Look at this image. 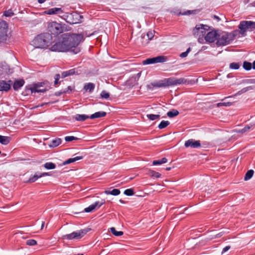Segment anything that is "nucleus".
I'll use <instances>...</instances> for the list:
<instances>
[{"label":"nucleus","mask_w":255,"mask_h":255,"mask_svg":"<svg viewBox=\"0 0 255 255\" xmlns=\"http://www.w3.org/2000/svg\"><path fill=\"white\" fill-rule=\"evenodd\" d=\"M170 124L169 122L167 121H162L161 122V123L159 124V125L158 126V128L159 129H163L164 128H165L166 127H167Z\"/></svg>","instance_id":"473e14b6"},{"label":"nucleus","mask_w":255,"mask_h":255,"mask_svg":"<svg viewBox=\"0 0 255 255\" xmlns=\"http://www.w3.org/2000/svg\"><path fill=\"white\" fill-rule=\"evenodd\" d=\"M146 36L148 38V40L149 41L153 38L154 34L152 31H148L146 34Z\"/></svg>","instance_id":"8fccbe9b"},{"label":"nucleus","mask_w":255,"mask_h":255,"mask_svg":"<svg viewBox=\"0 0 255 255\" xmlns=\"http://www.w3.org/2000/svg\"><path fill=\"white\" fill-rule=\"evenodd\" d=\"M147 117L150 120L153 121V120L159 119L160 115H154V114H148L147 115Z\"/></svg>","instance_id":"c9c22d12"},{"label":"nucleus","mask_w":255,"mask_h":255,"mask_svg":"<svg viewBox=\"0 0 255 255\" xmlns=\"http://www.w3.org/2000/svg\"><path fill=\"white\" fill-rule=\"evenodd\" d=\"M124 194L127 196H131L134 194V191L132 189H128L125 190Z\"/></svg>","instance_id":"37998d69"},{"label":"nucleus","mask_w":255,"mask_h":255,"mask_svg":"<svg viewBox=\"0 0 255 255\" xmlns=\"http://www.w3.org/2000/svg\"><path fill=\"white\" fill-rule=\"evenodd\" d=\"M32 44L36 48H46L51 45L55 40L49 32H45L38 35L33 40Z\"/></svg>","instance_id":"7ed1b4c3"},{"label":"nucleus","mask_w":255,"mask_h":255,"mask_svg":"<svg viewBox=\"0 0 255 255\" xmlns=\"http://www.w3.org/2000/svg\"><path fill=\"white\" fill-rule=\"evenodd\" d=\"M185 146L187 147L198 148L201 146V144L199 140L190 139L185 142Z\"/></svg>","instance_id":"4468645a"},{"label":"nucleus","mask_w":255,"mask_h":255,"mask_svg":"<svg viewBox=\"0 0 255 255\" xmlns=\"http://www.w3.org/2000/svg\"><path fill=\"white\" fill-rule=\"evenodd\" d=\"M25 81L23 79L16 80L13 84V88L15 91L18 90L21 87L23 86Z\"/></svg>","instance_id":"a211bd4d"},{"label":"nucleus","mask_w":255,"mask_h":255,"mask_svg":"<svg viewBox=\"0 0 255 255\" xmlns=\"http://www.w3.org/2000/svg\"><path fill=\"white\" fill-rule=\"evenodd\" d=\"M10 140V137L0 135V143L1 144L6 145L9 143Z\"/></svg>","instance_id":"5701e85b"},{"label":"nucleus","mask_w":255,"mask_h":255,"mask_svg":"<svg viewBox=\"0 0 255 255\" xmlns=\"http://www.w3.org/2000/svg\"><path fill=\"white\" fill-rule=\"evenodd\" d=\"M240 65L239 63H231L230 64V68L233 69H238L240 68Z\"/></svg>","instance_id":"ea45409f"},{"label":"nucleus","mask_w":255,"mask_h":255,"mask_svg":"<svg viewBox=\"0 0 255 255\" xmlns=\"http://www.w3.org/2000/svg\"><path fill=\"white\" fill-rule=\"evenodd\" d=\"M240 29L239 33L244 35L247 31H252L255 29V22L244 20L240 22L238 26Z\"/></svg>","instance_id":"0eeeda50"},{"label":"nucleus","mask_w":255,"mask_h":255,"mask_svg":"<svg viewBox=\"0 0 255 255\" xmlns=\"http://www.w3.org/2000/svg\"><path fill=\"white\" fill-rule=\"evenodd\" d=\"M167 57L165 56H158L157 57L147 58L142 61L143 65L151 64L157 63H163L166 61Z\"/></svg>","instance_id":"9d476101"},{"label":"nucleus","mask_w":255,"mask_h":255,"mask_svg":"<svg viewBox=\"0 0 255 255\" xmlns=\"http://www.w3.org/2000/svg\"><path fill=\"white\" fill-rule=\"evenodd\" d=\"M45 1H46V0H38V2L39 3H42L44 2Z\"/></svg>","instance_id":"4d7b16f0"},{"label":"nucleus","mask_w":255,"mask_h":255,"mask_svg":"<svg viewBox=\"0 0 255 255\" xmlns=\"http://www.w3.org/2000/svg\"><path fill=\"white\" fill-rule=\"evenodd\" d=\"M194 83V80H187L184 78H180L179 79L175 77H170L168 78H165L163 80L153 82L148 85V88L150 89V86H152L153 87L162 88L169 86H173L181 84H193Z\"/></svg>","instance_id":"f03ea898"},{"label":"nucleus","mask_w":255,"mask_h":255,"mask_svg":"<svg viewBox=\"0 0 255 255\" xmlns=\"http://www.w3.org/2000/svg\"><path fill=\"white\" fill-rule=\"evenodd\" d=\"M42 86V83L35 84L33 87L29 88L32 93H44L46 91V89H40V87Z\"/></svg>","instance_id":"dca6fc26"},{"label":"nucleus","mask_w":255,"mask_h":255,"mask_svg":"<svg viewBox=\"0 0 255 255\" xmlns=\"http://www.w3.org/2000/svg\"><path fill=\"white\" fill-rule=\"evenodd\" d=\"M238 33V30H234L232 32L222 31L218 33L216 42L217 45L221 46L230 44L236 38Z\"/></svg>","instance_id":"20e7f679"},{"label":"nucleus","mask_w":255,"mask_h":255,"mask_svg":"<svg viewBox=\"0 0 255 255\" xmlns=\"http://www.w3.org/2000/svg\"><path fill=\"white\" fill-rule=\"evenodd\" d=\"M119 201L121 203H125V202L124 201H123V200L122 199H120L119 200Z\"/></svg>","instance_id":"e2e57ef3"},{"label":"nucleus","mask_w":255,"mask_h":255,"mask_svg":"<svg viewBox=\"0 0 255 255\" xmlns=\"http://www.w3.org/2000/svg\"><path fill=\"white\" fill-rule=\"evenodd\" d=\"M83 72L81 67H77L71 69L68 71H64L61 74L62 78H65L67 76H72L74 75H78L81 74Z\"/></svg>","instance_id":"9b49d317"},{"label":"nucleus","mask_w":255,"mask_h":255,"mask_svg":"<svg viewBox=\"0 0 255 255\" xmlns=\"http://www.w3.org/2000/svg\"><path fill=\"white\" fill-rule=\"evenodd\" d=\"M254 125H247L243 128L239 130V132L244 133L249 131Z\"/></svg>","instance_id":"f704fd0d"},{"label":"nucleus","mask_w":255,"mask_h":255,"mask_svg":"<svg viewBox=\"0 0 255 255\" xmlns=\"http://www.w3.org/2000/svg\"><path fill=\"white\" fill-rule=\"evenodd\" d=\"M60 78V75L59 74H57L55 75L54 76V79H55V81H54V85L55 86H56L58 84H59V80Z\"/></svg>","instance_id":"09e8293b"},{"label":"nucleus","mask_w":255,"mask_h":255,"mask_svg":"<svg viewBox=\"0 0 255 255\" xmlns=\"http://www.w3.org/2000/svg\"><path fill=\"white\" fill-rule=\"evenodd\" d=\"M254 88H255V87L254 86H249V87L244 88L241 90L238 91L236 95H240L244 93H246V92H247L248 91L253 90L254 89Z\"/></svg>","instance_id":"393cba45"},{"label":"nucleus","mask_w":255,"mask_h":255,"mask_svg":"<svg viewBox=\"0 0 255 255\" xmlns=\"http://www.w3.org/2000/svg\"><path fill=\"white\" fill-rule=\"evenodd\" d=\"M67 90H68H68H70V91H72L71 87L70 86L68 87V88H67Z\"/></svg>","instance_id":"680f3d73"},{"label":"nucleus","mask_w":255,"mask_h":255,"mask_svg":"<svg viewBox=\"0 0 255 255\" xmlns=\"http://www.w3.org/2000/svg\"><path fill=\"white\" fill-rule=\"evenodd\" d=\"M7 27V24L5 21H0V43L6 41L8 38Z\"/></svg>","instance_id":"1a4fd4ad"},{"label":"nucleus","mask_w":255,"mask_h":255,"mask_svg":"<svg viewBox=\"0 0 255 255\" xmlns=\"http://www.w3.org/2000/svg\"><path fill=\"white\" fill-rule=\"evenodd\" d=\"M147 175L150 176L151 177L159 178L161 176V174L153 170H149L146 173Z\"/></svg>","instance_id":"bb28decb"},{"label":"nucleus","mask_w":255,"mask_h":255,"mask_svg":"<svg viewBox=\"0 0 255 255\" xmlns=\"http://www.w3.org/2000/svg\"><path fill=\"white\" fill-rule=\"evenodd\" d=\"M246 82L250 84H255V79H247Z\"/></svg>","instance_id":"603ef678"},{"label":"nucleus","mask_w":255,"mask_h":255,"mask_svg":"<svg viewBox=\"0 0 255 255\" xmlns=\"http://www.w3.org/2000/svg\"><path fill=\"white\" fill-rule=\"evenodd\" d=\"M50 174L48 172H43L42 173H41L39 175V177H41L49 175Z\"/></svg>","instance_id":"5fc2aeb1"},{"label":"nucleus","mask_w":255,"mask_h":255,"mask_svg":"<svg viewBox=\"0 0 255 255\" xmlns=\"http://www.w3.org/2000/svg\"><path fill=\"white\" fill-rule=\"evenodd\" d=\"M199 11V9H195V10H187L186 11L184 12H180L178 15H190V14H196L197 12H198Z\"/></svg>","instance_id":"7c9ffc66"},{"label":"nucleus","mask_w":255,"mask_h":255,"mask_svg":"<svg viewBox=\"0 0 255 255\" xmlns=\"http://www.w3.org/2000/svg\"><path fill=\"white\" fill-rule=\"evenodd\" d=\"M252 67V64L250 62L245 61L243 63V68L246 70H250Z\"/></svg>","instance_id":"e433bc0d"},{"label":"nucleus","mask_w":255,"mask_h":255,"mask_svg":"<svg viewBox=\"0 0 255 255\" xmlns=\"http://www.w3.org/2000/svg\"><path fill=\"white\" fill-rule=\"evenodd\" d=\"M230 248H231V247L229 246H226V247H225L222 250V254H223L224 253L228 251Z\"/></svg>","instance_id":"864d4df0"},{"label":"nucleus","mask_w":255,"mask_h":255,"mask_svg":"<svg viewBox=\"0 0 255 255\" xmlns=\"http://www.w3.org/2000/svg\"><path fill=\"white\" fill-rule=\"evenodd\" d=\"M218 30H213L208 32L206 35L205 36V39L206 41L209 43H213L216 40H217L218 35Z\"/></svg>","instance_id":"f8f14e48"},{"label":"nucleus","mask_w":255,"mask_h":255,"mask_svg":"<svg viewBox=\"0 0 255 255\" xmlns=\"http://www.w3.org/2000/svg\"><path fill=\"white\" fill-rule=\"evenodd\" d=\"M209 26L207 25H204L203 24L197 25L193 29V34L194 36H199L198 41V42L202 43L201 40L203 39L200 37V36H203L206 34V30H208Z\"/></svg>","instance_id":"6e6552de"},{"label":"nucleus","mask_w":255,"mask_h":255,"mask_svg":"<svg viewBox=\"0 0 255 255\" xmlns=\"http://www.w3.org/2000/svg\"><path fill=\"white\" fill-rule=\"evenodd\" d=\"M190 51L191 48L189 47L185 52H182L180 54V57L181 58L186 57Z\"/></svg>","instance_id":"a18cd8bd"},{"label":"nucleus","mask_w":255,"mask_h":255,"mask_svg":"<svg viewBox=\"0 0 255 255\" xmlns=\"http://www.w3.org/2000/svg\"><path fill=\"white\" fill-rule=\"evenodd\" d=\"M107 115V113L105 112L100 111L96 112L94 114H92L90 116V119H94L96 118H99L101 117H104Z\"/></svg>","instance_id":"6ab92c4d"},{"label":"nucleus","mask_w":255,"mask_h":255,"mask_svg":"<svg viewBox=\"0 0 255 255\" xmlns=\"http://www.w3.org/2000/svg\"><path fill=\"white\" fill-rule=\"evenodd\" d=\"M253 68L254 69H255V60L253 62Z\"/></svg>","instance_id":"13d9d810"},{"label":"nucleus","mask_w":255,"mask_h":255,"mask_svg":"<svg viewBox=\"0 0 255 255\" xmlns=\"http://www.w3.org/2000/svg\"><path fill=\"white\" fill-rule=\"evenodd\" d=\"M83 38L81 34L64 33L57 37V41L50 49L52 51H71L77 54L80 51V48L78 46Z\"/></svg>","instance_id":"f257e3e1"},{"label":"nucleus","mask_w":255,"mask_h":255,"mask_svg":"<svg viewBox=\"0 0 255 255\" xmlns=\"http://www.w3.org/2000/svg\"><path fill=\"white\" fill-rule=\"evenodd\" d=\"M67 92H68V90H64V91H61V92H59L58 94H56V95L60 96V95H61L62 94L66 93H67Z\"/></svg>","instance_id":"6e6d98bb"},{"label":"nucleus","mask_w":255,"mask_h":255,"mask_svg":"<svg viewBox=\"0 0 255 255\" xmlns=\"http://www.w3.org/2000/svg\"><path fill=\"white\" fill-rule=\"evenodd\" d=\"M105 194L107 195H112L114 196L118 195L120 194L121 192L120 190L118 189H114L112 190H106L105 191Z\"/></svg>","instance_id":"b1692460"},{"label":"nucleus","mask_w":255,"mask_h":255,"mask_svg":"<svg viewBox=\"0 0 255 255\" xmlns=\"http://www.w3.org/2000/svg\"><path fill=\"white\" fill-rule=\"evenodd\" d=\"M179 114V113L177 110L173 109L171 111L168 112L167 113V115L169 118H173L174 117L178 116Z\"/></svg>","instance_id":"c85d7f7f"},{"label":"nucleus","mask_w":255,"mask_h":255,"mask_svg":"<svg viewBox=\"0 0 255 255\" xmlns=\"http://www.w3.org/2000/svg\"><path fill=\"white\" fill-rule=\"evenodd\" d=\"M10 82L11 80H9L8 82L4 80H0V91H8L11 87Z\"/></svg>","instance_id":"2eb2a0df"},{"label":"nucleus","mask_w":255,"mask_h":255,"mask_svg":"<svg viewBox=\"0 0 255 255\" xmlns=\"http://www.w3.org/2000/svg\"><path fill=\"white\" fill-rule=\"evenodd\" d=\"M254 173V171L252 169L248 170L245 174V176L244 177V180L245 181H247L253 177Z\"/></svg>","instance_id":"c756f323"},{"label":"nucleus","mask_w":255,"mask_h":255,"mask_svg":"<svg viewBox=\"0 0 255 255\" xmlns=\"http://www.w3.org/2000/svg\"><path fill=\"white\" fill-rule=\"evenodd\" d=\"M100 95L102 98L105 99H107L110 97L109 93L107 92L106 91H102Z\"/></svg>","instance_id":"79ce46f5"},{"label":"nucleus","mask_w":255,"mask_h":255,"mask_svg":"<svg viewBox=\"0 0 255 255\" xmlns=\"http://www.w3.org/2000/svg\"><path fill=\"white\" fill-rule=\"evenodd\" d=\"M83 158V156H76V157H73V158H69L68 159H67V160H66L65 161H64L63 163V165L69 164H70V163H73L74 162H75V161H76L77 160L82 159Z\"/></svg>","instance_id":"aec40b11"},{"label":"nucleus","mask_w":255,"mask_h":255,"mask_svg":"<svg viewBox=\"0 0 255 255\" xmlns=\"http://www.w3.org/2000/svg\"><path fill=\"white\" fill-rule=\"evenodd\" d=\"M61 8L53 7L49 8L45 11V13L49 15L58 14L63 13Z\"/></svg>","instance_id":"f3484780"},{"label":"nucleus","mask_w":255,"mask_h":255,"mask_svg":"<svg viewBox=\"0 0 255 255\" xmlns=\"http://www.w3.org/2000/svg\"><path fill=\"white\" fill-rule=\"evenodd\" d=\"M145 37V35H144L143 36H142V38H144Z\"/></svg>","instance_id":"338daca9"},{"label":"nucleus","mask_w":255,"mask_h":255,"mask_svg":"<svg viewBox=\"0 0 255 255\" xmlns=\"http://www.w3.org/2000/svg\"><path fill=\"white\" fill-rule=\"evenodd\" d=\"M231 103H230V102H228V103H218L217 104V106L218 107H220V106H231Z\"/></svg>","instance_id":"3c124183"},{"label":"nucleus","mask_w":255,"mask_h":255,"mask_svg":"<svg viewBox=\"0 0 255 255\" xmlns=\"http://www.w3.org/2000/svg\"><path fill=\"white\" fill-rule=\"evenodd\" d=\"M222 236L221 233H220V234H218V235H217V237H220V236Z\"/></svg>","instance_id":"69168bd1"},{"label":"nucleus","mask_w":255,"mask_h":255,"mask_svg":"<svg viewBox=\"0 0 255 255\" xmlns=\"http://www.w3.org/2000/svg\"><path fill=\"white\" fill-rule=\"evenodd\" d=\"M91 230V228H87L76 232H73L71 234L63 235L62 239L69 240H79L84 237Z\"/></svg>","instance_id":"423d86ee"},{"label":"nucleus","mask_w":255,"mask_h":255,"mask_svg":"<svg viewBox=\"0 0 255 255\" xmlns=\"http://www.w3.org/2000/svg\"><path fill=\"white\" fill-rule=\"evenodd\" d=\"M89 118L90 117L87 115L80 114H77L74 117V119L77 121H85Z\"/></svg>","instance_id":"412c9836"},{"label":"nucleus","mask_w":255,"mask_h":255,"mask_svg":"<svg viewBox=\"0 0 255 255\" xmlns=\"http://www.w3.org/2000/svg\"><path fill=\"white\" fill-rule=\"evenodd\" d=\"M43 166L47 169H53L56 167V165L52 162H46L43 165Z\"/></svg>","instance_id":"72a5a7b5"},{"label":"nucleus","mask_w":255,"mask_h":255,"mask_svg":"<svg viewBox=\"0 0 255 255\" xmlns=\"http://www.w3.org/2000/svg\"><path fill=\"white\" fill-rule=\"evenodd\" d=\"M214 18H215V19H218V20H220V18L219 17V16H217V15H214Z\"/></svg>","instance_id":"052dcab7"},{"label":"nucleus","mask_w":255,"mask_h":255,"mask_svg":"<svg viewBox=\"0 0 255 255\" xmlns=\"http://www.w3.org/2000/svg\"><path fill=\"white\" fill-rule=\"evenodd\" d=\"M14 13L12 12L11 9H8L7 10H6L4 12V15L5 16H11L13 15Z\"/></svg>","instance_id":"de8ad7c7"},{"label":"nucleus","mask_w":255,"mask_h":255,"mask_svg":"<svg viewBox=\"0 0 255 255\" xmlns=\"http://www.w3.org/2000/svg\"><path fill=\"white\" fill-rule=\"evenodd\" d=\"M95 209H96L95 206H94V204H92L90 205L88 207L85 208L84 211L85 212H91L93 211Z\"/></svg>","instance_id":"c03bdc74"},{"label":"nucleus","mask_w":255,"mask_h":255,"mask_svg":"<svg viewBox=\"0 0 255 255\" xmlns=\"http://www.w3.org/2000/svg\"><path fill=\"white\" fill-rule=\"evenodd\" d=\"M111 233L116 236L119 237L123 235L124 233L122 231H117L114 227L110 228Z\"/></svg>","instance_id":"2f4dec72"},{"label":"nucleus","mask_w":255,"mask_h":255,"mask_svg":"<svg viewBox=\"0 0 255 255\" xmlns=\"http://www.w3.org/2000/svg\"><path fill=\"white\" fill-rule=\"evenodd\" d=\"M39 178H40L39 177V175L35 174L34 176L32 177H31L28 182L29 183H33L35 181H36Z\"/></svg>","instance_id":"58836bf2"},{"label":"nucleus","mask_w":255,"mask_h":255,"mask_svg":"<svg viewBox=\"0 0 255 255\" xmlns=\"http://www.w3.org/2000/svg\"><path fill=\"white\" fill-rule=\"evenodd\" d=\"M71 17H73V19L71 21L70 20H67V22L70 23L74 24L79 23L80 19L83 18V16L77 12H73L70 13L69 15L67 16V18H70Z\"/></svg>","instance_id":"ddd939ff"},{"label":"nucleus","mask_w":255,"mask_h":255,"mask_svg":"<svg viewBox=\"0 0 255 255\" xmlns=\"http://www.w3.org/2000/svg\"><path fill=\"white\" fill-rule=\"evenodd\" d=\"M170 169H171V167H167V168H166V170H167V171H169V170H170Z\"/></svg>","instance_id":"0e129e2a"},{"label":"nucleus","mask_w":255,"mask_h":255,"mask_svg":"<svg viewBox=\"0 0 255 255\" xmlns=\"http://www.w3.org/2000/svg\"><path fill=\"white\" fill-rule=\"evenodd\" d=\"M105 203V200L104 199H102L100 201H97L95 202L93 204L94 206H95V208H99L102 205H103Z\"/></svg>","instance_id":"4c0bfd02"},{"label":"nucleus","mask_w":255,"mask_h":255,"mask_svg":"<svg viewBox=\"0 0 255 255\" xmlns=\"http://www.w3.org/2000/svg\"><path fill=\"white\" fill-rule=\"evenodd\" d=\"M167 159L165 157H163L161 159L154 160L152 162L153 165H160L163 163H166L167 162Z\"/></svg>","instance_id":"a878e982"},{"label":"nucleus","mask_w":255,"mask_h":255,"mask_svg":"<svg viewBox=\"0 0 255 255\" xmlns=\"http://www.w3.org/2000/svg\"><path fill=\"white\" fill-rule=\"evenodd\" d=\"M62 140L61 138H57L52 140L50 146L51 147H55L59 145L61 143Z\"/></svg>","instance_id":"cd10ccee"},{"label":"nucleus","mask_w":255,"mask_h":255,"mask_svg":"<svg viewBox=\"0 0 255 255\" xmlns=\"http://www.w3.org/2000/svg\"><path fill=\"white\" fill-rule=\"evenodd\" d=\"M78 138L73 136H67L65 137V139L66 141L69 142L74 140H77Z\"/></svg>","instance_id":"49530a36"},{"label":"nucleus","mask_w":255,"mask_h":255,"mask_svg":"<svg viewBox=\"0 0 255 255\" xmlns=\"http://www.w3.org/2000/svg\"><path fill=\"white\" fill-rule=\"evenodd\" d=\"M26 244L28 246H32L36 245L37 242L35 240H28L26 242Z\"/></svg>","instance_id":"a19ab883"},{"label":"nucleus","mask_w":255,"mask_h":255,"mask_svg":"<svg viewBox=\"0 0 255 255\" xmlns=\"http://www.w3.org/2000/svg\"><path fill=\"white\" fill-rule=\"evenodd\" d=\"M65 24L52 21L48 23L47 29L53 37H56L59 34L63 33L66 29Z\"/></svg>","instance_id":"39448f33"},{"label":"nucleus","mask_w":255,"mask_h":255,"mask_svg":"<svg viewBox=\"0 0 255 255\" xmlns=\"http://www.w3.org/2000/svg\"><path fill=\"white\" fill-rule=\"evenodd\" d=\"M44 224H45V223L44 222H42V225H41V229H42L44 226Z\"/></svg>","instance_id":"bf43d9fd"},{"label":"nucleus","mask_w":255,"mask_h":255,"mask_svg":"<svg viewBox=\"0 0 255 255\" xmlns=\"http://www.w3.org/2000/svg\"><path fill=\"white\" fill-rule=\"evenodd\" d=\"M95 87V85L94 84L92 83H89L84 85V89L86 91H88L89 92L91 93L94 90Z\"/></svg>","instance_id":"4be33fe9"}]
</instances>
